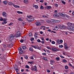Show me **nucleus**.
<instances>
[{
    "instance_id": "nucleus-1",
    "label": "nucleus",
    "mask_w": 74,
    "mask_h": 74,
    "mask_svg": "<svg viewBox=\"0 0 74 74\" xmlns=\"http://www.w3.org/2000/svg\"><path fill=\"white\" fill-rule=\"evenodd\" d=\"M28 18H26V20L28 21L29 22H32L34 21V18H33L32 16H27Z\"/></svg>"
},
{
    "instance_id": "nucleus-2",
    "label": "nucleus",
    "mask_w": 74,
    "mask_h": 74,
    "mask_svg": "<svg viewBox=\"0 0 74 74\" xmlns=\"http://www.w3.org/2000/svg\"><path fill=\"white\" fill-rule=\"evenodd\" d=\"M58 27L60 28V29L62 30L66 29V27L63 24H59L58 25Z\"/></svg>"
},
{
    "instance_id": "nucleus-3",
    "label": "nucleus",
    "mask_w": 74,
    "mask_h": 74,
    "mask_svg": "<svg viewBox=\"0 0 74 74\" xmlns=\"http://www.w3.org/2000/svg\"><path fill=\"white\" fill-rule=\"evenodd\" d=\"M16 37H19L21 36V33L19 31L15 35Z\"/></svg>"
},
{
    "instance_id": "nucleus-4",
    "label": "nucleus",
    "mask_w": 74,
    "mask_h": 74,
    "mask_svg": "<svg viewBox=\"0 0 74 74\" xmlns=\"http://www.w3.org/2000/svg\"><path fill=\"white\" fill-rule=\"evenodd\" d=\"M68 29L69 30H71V31H74V26L73 25L71 27H67Z\"/></svg>"
},
{
    "instance_id": "nucleus-5",
    "label": "nucleus",
    "mask_w": 74,
    "mask_h": 74,
    "mask_svg": "<svg viewBox=\"0 0 74 74\" xmlns=\"http://www.w3.org/2000/svg\"><path fill=\"white\" fill-rule=\"evenodd\" d=\"M10 39L9 40L10 41H11L10 40H13L14 39L15 35H14V34H12L10 36Z\"/></svg>"
},
{
    "instance_id": "nucleus-6",
    "label": "nucleus",
    "mask_w": 74,
    "mask_h": 74,
    "mask_svg": "<svg viewBox=\"0 0 74 74\" xmlns=\"http://www.w3.org/2000/svg\"><path fill=\"white\" fill-rule=\"evenodd\" d=\"M14 70L16 71L17 73L18 72V66L16 65H15L14 66Z\"/></svg>"
},
{
    "instance_id": "nucleus-7",
    "label": "nucleus",
    "mask_w": 74,
    "mask_h": 74,
    "mask_svg": "<svg viewBox=\"0 0 74 74\" xmlns=\"http://www.w3.org/2000/svg\"><path fill=\"white\" fill-rule=\"evenodd\" d=\"M35 68H34L32 67L31 68V69L32 71H38V70L37 69V66H34Z\"/></svg>"
},
{
    "instance_id": "nucleus-8",
    "label": "nucleus",
    "mask_w": 74,
    "mask_h": 74,
    "mask_svg": "<svg viewBox=\"0 0 74 74\" xmlns=\"http://www.w3.org/2000/svg\"><path fill=\"white\" fill-rule=\"evenodd\" d=\"M2 15L3 16V17H5V18H7V13L5 12H3L2 13Z\"/></svg>"
},
{
    "instance_id": "nucleus-9",
    "label": "nucleus",
    "mask_w": 74,
    "mask_h": 74,
    "mask_svg": "<svg viewBox=\"0 0 74 74\" xmlns=\"http://www.w3.org/2000/svg\"><path fill=\"white\" fill-rule=\"evenodd\" d=\"M67 25L68 26V27H71L73 26L74 25V24L70 22H68V23Z\"/></svg>"
},
{
    "instance_id": "nucleus-10",
    "label": "nucleus",
    "mask_w": 74,
    "mask_h": 74,
    "mask_svg": "<svg viewBox=\"0 0 74 74\" xmlns=\"http://www.w3.org/2000/svg\"><path fill=\"white\" fill-rule=\"evenodd\" d=\"M35 25L37 26H39L41 25V23L39 21H37L35 23Z\"/></svg>"
},
{
    "instance_id": "nucleus-11",
    "label": "nucleus",
    "mask_w": 74,
    "mask_h": 74,
    "mask_svg": "<svg viewBox=\"0 0 74 74\" xmlns=\"http://www.w3.org/2000/svg\"><path fill=\"white\" fill-rule=\"evenodd\" d=\"M51 22H54L55 23H58V22H59V21L53 19H51Z\"/></svg>"
},
{
    "instance_id": "nucleus-12",
    "label": "nucleus",
    "mask_w": 74,
    "mask_h": 74,
    "mask_svg": "<svg viewBox=\"0 0 74 74\" xmlns=\"http://www.w3.org/2000/svg\"><path fill=\"white\" fill-rule=\"evenodd\" d=\"M64 47L65 49H66V50H68V49L69 48V47H68V46H67V44L65 43L64 44Z\"/></svg>"
},
{
    "instance_id": "nucleus-13",
    "label": "nucleus",
    "mask_w": 74,
    "mask_h": 74,
    "mask_svg": "<svg viewBox=\"0 0 74 74\" xmlns=\"http://www.w3.org/2000/svg\"><path fill=\"white\" fill-rule=\"evenodd\" d=\"M52 50L53 51V52H56L57 51H60L59 49H57L54 48H52Z\"/></svg>"
},
{
    "instance_id": "nucleus-14",
    "label": "nucleus",
    "mask_w": 74,
    "mask_h": 74,
    "mask_svg": "<svg viewBox=\"0 0 74 74\" xmlns=\"http://www.w3.org/2000/svg\"><path fill=\"white\" fill-rule=\"evenodd\" d=\"M19 54H22V52H23V51L22 49V48H19Z\"/></svg>"
},
{
    "instance_id": "nucleus-15",
    "label": "nucleus",
    "mask_w": 74,
    "mask_h": 74,
    "mask_svg": "<svg viewBox=\"0 0 74 74\" xmlns=\"http://www.w3.org/2000/svg\"><path fill=\"white\" fill-rule=\"evenodd\" d=\"M41 47H39L38 46H36L35 49H39V50H40V49H41Z\"/></svg>"
},
{
    "instance_id": "nucleus-16",
    "label": "nucleus",
    "mask_w": 74,
    "mask_h": 74,
    "mask_svg": "<svg viewBox=\"0 0 74 74\" xmlns=\"http://www.w3.org/2000/svg\"><path fill=\"white\" fill-rule=\"evenodd\" d=\"M50 63L51 64V65H53V63L55 62V61H54V60H51L50 61Z\"/></svg>"
},
{
    "instance_id": "nucleus-17",
    "label": "nucleus",
    "mask_w": 74,
    "mask_h": 74,
    "mask_svg": "<svg viewBox=\"0 0 74 74\" xmlns=\"http://www.w3.org/2000/svg\"><path fill=\"white\" fill-rule=\"evenodd\" d=\"M56 42V44H60V40H59V39H58L57 40Z\"/></svg>"
},
{
    "instance_id": "nucleus-18",
    "label": "nucleus",
    "mask_w": 74,
    "mask_h": 74,
    "mask_svg": "<svg viewBox=\"0 0 74 74\" xmlns=\"http://www.w3.org/2000/svg\"><path fill=\"white\" fill-rule=\"evenodd\" d=\"M8 4L10 5H14V3H12V2H8Z\"/></svg>"
},
{
    "instance_id": "nucleus-19",
    "label": "nucleus",
    "mask_w": 74,
    "mask_h": 74,
    "mask_svg": "<svg viewBox=\"0 0 74 74\" xmlns=\"http://www.w3.org/2000/svg\"><path fill=\"white\" fill-rule=\"evenodd\" d=\"M13 45L11 43L10 44H9L8 45V47H9V48H11V47H12Z\"/></svg>"
},
{
    "instance_id": "nucleus-20",
    "label": "nucleus",
    "mask_w": 74,
    "mask_h": 74,
    "mask_svg": "<svg viewBox=\"0 0 74 74\" xmlns=\"http://www.w3.org/2000/svg\"><path fill=\"white\" fill-rule=\"evenodd\" d=\"M47 10H50V9L52 8V7H51V6H47Z\"/></svg>"
},
{
    "instance_id": "nucleus-21",
    "label": "nucleus",
    "mask_w": 74,
    "mask_h": 74,
    "mask_svg": "<svg viewBox=\"0 0 74 74\" xmlns=\"http://www.w3.org/2000/svg\"><path fill=\"white\" fill-rule=\"evenodd\" d=\"M13 6L14 7H15L16 8H20V7L19 6L17 5H15L14 4L13 5Z\"/></svg>"
},
{
    "instance_id": "nucleus-22",
    "label": "nucleus",
    "mask_w": 74,
    "mask_h": 74,
    "mask_svg": "<svg viewBox=\"0 0 74 74\" xmlns=\"http://www.w3.org/2000/svg\"><path fill=\"white\" fill-rule=\"evenodd\" d=\"M33 7H35V8H37L38 7V6L37 5H33Z\"/></svg>"
},
{
    "instance_id": "nucleus-23",
    "label": "nucleus",
    "mask_w": 74,
    "mask_h": 74,
    "mask_svg": "<svg viewBox=\"0 0 74 74\" xmlns=\"http://www.w3.org/2000/svg\"><path fill=\"white\" fill-rule=\"evenodd\" d=\"M24 3H25V4H28V0H24Z\"/></svg>"
},
{
    "instance_id": "nucleus-24",
    "label": "nucleus",
    "mask_w": 74,
    "mask_h": 74,
    "mask_svg": "<svg viewBox=\"0 0 74 74\" xmlns=\"http://www.w3.org/2000/svg\"><path fill=\"white\" fill-rule=\"evenodd\" d=\"M37 36H38V35L37 34H34V38H36V39L37 38Z\"/></svg>"
},
{
    "instance_id": "nucleus-25",
    "label": "nucleus",
    "mask_w": 74,
    "mask_h": 74,
    "mask_svg": "<svg viewBox=\"0 0 74 74\" xmlns=\"http://www.w3.org/2000/svg\"><path fill=\"white\" fill-rule=\"evenodd\" d=\"M17 12L18 13V14H23V12H20L19 11H18Z\"/></svg>"
},
{
    "instance_id": "nucleus-26",
    "label": "nucleus",
    "mask_w": 74,
    "mask_h": 74,
    "mask_svg": "<svg viewBox=\"0 0 74 74\" xmlns=\"http://www.w3.org/2000/svg\"><path fill=\"white\" fill-rule=\"evenodd\" d=\"M60 15H61L62 16H66V14H63L62 13H60Z\"/></svg>"
},
{
    "instance_id": "nucleus-27",
    "label": "nucleus",
    "mask_w": 74,
    "mask_h": 74,
    "mask_svg": "<svg viewBox=\"0 0 74 74\" xmlns=\"http://www.w3.org/2000/svg\"><path fill=\"white\" fill-rule=\"evenodd\" d=\"M24 57L27 60L28 59V57L27 56V55H25L24 56Z\"/></svg>"
},
{
    "instance_id": "nucleus-28",
    "label": "nucleus",
    "mask_w": 74,
    "mask_h": 74,
    "mask_svg": "<svg viewBox=\"0 0 74 74\" xmlns=\"http://www.w3.org/2000/svg\"><path fill=\"white\" fill-rule=\"evenodd\" d=\"M42 17H43V18H48V17H47V16L44 15H43L42 16Z\"/></svg>"
},
{
    "instance_id": "nucleus-29",
    "label": "nucleus",
    "mask_w": 74,
    "mask_h": 74,
    "mask_svg": "<svg viewBox=\"0 0 74 74\" xmlns=\"http://www.w3.org/2000/svg\"><path fill=\"white\" fill-rule=\"evenodd\" d=\"M3 3L4 4H7V3H8V2H7V1H3Z\"/></svg>"
},
{
    "instance_id": "nucleus-30",
    "label": "nucleus",
    "mask_w": 74,
    "mask_h": 74,
    "mask_svg": "<svg viewBox=\"0 0 74 74\" xmlns=\"http://www.w3.org/2000/svg\"><path fill=\"white\" fill-rule=\"evenodd\" d=\"M29 50L30 51H31V52L33 51V48L30 47L29 48Z\"/></svg>"
},
{
    "instance_id": "nucleus-31",
    "label": "nucleus",
    "mask_w": 74,
    "mask_h": 74,
    "mask_svg": "<svg viewBox=\"0 0 74 74\" xmlns=\"http://www.w3.org/2000/svg\"><path fill=\"white\" fill-rule=\"evenodd\" d=\"M56 58L57 61H59L60 60V58L59 57H56Z\"/></svg>"
},
{
    "instance_id": "nucleus-32",
    "label": "nucleus",
    "mask_w": 74,
    "mask_h": 74,
    "mask_svg": "<svg viewBox=\"0 0 74 74\" xmlns=\"http://www.w3.org/2000/svg\"><path fill=\"white\" fill-rule=\"evenodd\" d=\"M18 21H23V20H22V19L21 18H19L18 19Z\"/></svg>"
},
{
    "instance_id": "nucleus-33",
    "label": "nucleus",
    "mask_w": 74,
    "mask_h": 74,
    "mask_svg": "<svg viewBox=\"0 0 74 74\" xmlns=\"http://www.w3.org/2000/svg\"><path fill=\"white\" fill-rule=\"evenodd\" d=\"M25 68H27V69H29L30 68V67L28 65H26V66H25Z\"/></svg>"
},
{
    "instance_id": "nucleus-34",
    "label": "nucleus",
    "mask_w": 74,
    "mask_h": 74,
    "mask_svg": "<svg viewBox=\"0 0 74 74\" xmlns=\"http://www.w3.org/2000/svg\"><path fill=\"white\" fill-rule=\"evenodd\" d=\"M32 33H30L29 34V36L30 37H32Z\"/></svg>"
},
{
    "instance_id": "nucleus-35",
    "label": "nucleus",
    "mask_w": 74,
    "mask_h": 74,
    "mask_svg": "<svg viewBox=\"0 0 74 74\" xmlns=\"http://www.w3.org/2000/svg\"><path fill=\"white\" fill-rule=\"evenodd\" d=\"M40 22H41V23H43L44 22V21L43 20H41L40 21Z\"/></svg>"
},
{
    "instance_id": "nucleus-36",
    "label": "nucleus",
    "mask_w": 74,
    "mask_h": 74,
    "mask_svg": "<svg viewBox=\"0 0 74 74\" xmlns=\"http://www.w3.org/2000/svg\"><path fill=\"white\" fill-rule=\"evenodd\" d=\"M43 59L45 60H46V61H48V60L46 58H45V57H44V58H43Z\"/></svg>"
},
{
    "instance_id": "nucleus-37",
    "label": "nucleus",
    "mask_w": 74,
    "mask_h": 74,
    "mask_svg": "<svg viewBox=\"0 0 74 74\" xmlns=\"http://www.w3.org/2000/svg\"><path fill=\"white\" fill-rule=\"evenodd\" d=\"M3 47L5 48H6V45L5 44H4L3 45Z\"/></svg>"
},
{
    "instance_id": "nucleus-38",
    "label": "nucleus",
    "mask_w": 74,
    "mask_h": 74,
    "mask_svg": "<svg viewBox=\"0 0 74 74\" xmlns=\"http://www.w3.org/2000/svg\"><path fill=\"white\" fill-rule=\"evenodd\" d=\"M47 23H49L51 22V21L49 20H46Z\"/></svg>"
},
{
    "instance_id": "nucleus-39",
    "label": "nucleus",
    "mask_w": 74,
    "mask_h": 74,
    "mask_svg": "<svg viewBox=\"0 0 74 74\" xmlns=\"http://www.w3.org/2000/svg\"><path fill=\"white\" fill-rule=\"evenodd\" d=\"M22 49H26V47L25 46H23L22 47Z\"/></svg>"
},
{
    "instance_id": "nucleus-40",
    "label": "nucleus",
    "mask_w": 74,
    "mask_h": 74,
    "mask_svg": "<svg viewBox=\"0 0 74 74\" xmlns=\"http://www.w3.org/2000/svg\"><path fill=\"white\" fill-rule=\"evenodd\" d=\"M40 8L41 10H43V9H44V7H43V6H42V5H41L40 6Z\"/></svg>"
},
{
    "instance_id": "nucleus-41",
    "label": "nucleus",
    "mask_w": 74,
    "mask_h": 74,
    "mask_svg": "<svg viewBox=\"0 0 74 74\" xmlns=\"http://www.w3.org/2000/svg\"><path fill=\"white\" fill-rule=\"evenodd\" d=\"M55 29L56 30H58V27L56 26L55 27Z\"/></svg>"
},
{
    "instance_id": "nucleus-42",
    "label": "nucleus",
    "mask_w": 74,
    "mask_h": 74,
    "mask_svg": "<svg viewBox=\"0 0 74 74\" xmlns=\"http://www.w3.org/2000/svg\"><path fill=\"white\" fill-rule=\"evenodd\" d=\"M62 4H63L64 5V4H66V2H65L64 1H62Z\"/></svg>"
},
{
    "instance_id": "nucleus-43",
    "label": "nucleus",
    "mask_w": 74,
    "mask_h": 74,
    "mask_svg": "<svg viewBox=\"0 0 74 74\" xmlns=\"http://www.w3.org/2000/svg\"><path fill=\"white\" fill-rule=\"evenodd\" d=\"M68 32H65V33L66 35H68V33H69Z\"/></svg>"
},
{
    "instance_id": "nucleus-44",
    "label": "nucleus",
    "mask_w": 74,
    "mask_h": 74,
    "mask_svg": "<svg viewBox=\"0 0 74 74\" xmlns=\"http://www.w3.org/2000/svg\"><path fill=\"white\" fill-rule=\"evenodd\" d=\"M63 45H59V48H63Z\"/></svg>"
},
{
    "instance_id": "nucleus-45",
    "label": "nucleus",
    "mask_w": 74,
    "mask_h": 74,
    "mask_svg": "<svg viewBox=\"0 0 74 74\" xmlns=\"http://www.w3.org/2000/svg\"><path fill=\"white\" fill-rule=\"evenodd\" d=\"M51 43L52 44H55V42L53 41H52Z\"/></svg>"
},
{
    "instance_id": "nucleus-46",
    "label": "nucleus",
    "mask_w": 74,
    "mask_h": 74,
    "mask_svg": "<svg viewBox=\"0 0 74 74\" xmlns=\"http://www.w3.org/2000/svg\"><path fill=\"white\" fill-rule=\"evenodd\" d=\"M63 62H64V63H66L67 62V61L65 60L64 59L63 60Z\"/></svg>"
},
{
    "instance_id": "nucleus-47",
    "label": "nucleus",
    "mask_w": 74,
    "mask_h": 74,
    "mask_svg": "<svg viewBox=\"0 0 74 74\" xmlns=\"http://www.w3.org/2000/svg\"><path fill=\"white\" fill-rule=\"evenodd\" d=\"M28 63H29L30 64H32L33 63V62H28Z\"/></svg>"
},
{
    "instance_id": "nucleus-48",
    "label": "nucleus",
    "mask_w": 74,
    "mask_h": 74,
    "mask_svg": "<svg viewBox=\"0 0 74 74\" xmlns=\"http://www.w3.org/2000/svg\"><path fill=\"white\" fill-rule=\"evenodd\" d=\"M37 41L38 42H41V40H40V39H38L37 40Z\"/></svg>"
},
{
    "instance_id": "nucleus-49",
    "label": "nucleus",
    "mask_w": 74,
    "mask_h": 74,
    "mask_svg": "<svg viewBox=\"0 0 74 74\" xmlns=\"http://www.w3.org/2000/svg\"><path fill=\"white\" fill-rule=\"evenodd\" d=\"M47 49H51V48H50V47L49 46H47Z\"/></svg>"
},
{
    "instance_id": "nucleus-50",
    "label": "nucleus",
    "mask_w": 74,
    "mask_h": 74,
    "mask_svg": "<svg viewBox=\"0 0 74 74\" xmlns=\"http://www.w3.org/2000/svg\"><path fill=\"white\" fill-rule=\"evenodd\" d=\"M65 69H69V67H68L67 66H65Z\"/></svg>"
},
{
    "instance_id": "nucleus-51",
    "label": "nucleus",
    "mask_w": 74,
    "mask_h": 74,
    "mask_svg": "<svg viewBox=\"0 0 74 74\" xmlns=\"http://www.w3.org/2000/svg\"><path fill=\"white\" fill-rule=\"evenodd\" d=\"M43 27H45L44 26H42L40 27V29H42Z\"/></svg>"
},
{
    "instance_id": "nucleus-52",
    "label": "nucleus",
    "mask_w": 74,
    "mask_h": 74,
    "mask_svg": "<svg viewBox=\"0 0 74 74\" xmlns=\"http://www.w3.org/2000/svg\"><path fill=\"white\" fill-rule=\"evenodd\" d=\"M34 40V39L33 38H31V41H33V40Z\"/></svg>"
},
{
    "instance_id": "nucleus-53",
    "label": "nucleus",
    "mask_w": 74,
    "mask_h": 74,
    "mask_svg": "<svg viewBox=\"0 0 74 74\" xmlns=\"http://www.w3.org/2000/svg\"><path fill=\"white\" fill-rule=\"evenodd\" d=\"M41 42H42V44H44L45 42L44 40H42V41H41Z\"/></svg>"
},
{
    "instance_id": "nucleus-54",
    "label": "nucleus",
    "mask_w": 74,
    "mask_h": 74,
    "mask_svg": "<svg viewBox=\"0 0 74 74\" xmlns=\"http://www.w3.org/2000/svg\"><path fill=\"white\" fill-rule=\"evenodd\" d=\"M40 3H43V2H44V0H41L40 1Z\"/></svg>"
},
{
    "instance_id": "nucleus-55",
    "label": "nucleus",
    "mask_w": 74,
    "mask_h": 74,
    "mask_svg": "<svg viewBox=\"0 0 74 74\" xmlns=\"http://www.w3.org/2000/svg\"><path fill=\"white\" fill-rule=\"evenodd\" d=\"M60 43H62L63 42V40H60Z\"/></svg>"
},
{
    "instance_id": "nucleus-56",
    "label": "nucleus",
    "mask_w": 74,
    "mask_h": 74,
    "mask_svg": "<svg viewBox=\"0 0 74 74\" xmlns=\"http://www.w3.org/2000/svg\"><path fill=\"white\" fill-rule=\"evenodd\" d=\"M55 5L56 7H58V5L56 3L55 4Z\"/></svg>"
},
{
    "instance_id": "nucleus-57",
    "label": "nucleus",
    "mask_w": 74,
    "mask_h": 74,
    "mask_svg": "<svg viewBox=\"0 0 74 74\" xmlns=\"http://www.w3.org/2000/svg\"><path fill=\"white\" fill-rule=\"evenodd\" d=\"M54 16H58V15H57V14H54Z\"/></svg>"
},
{
    "instance_id": "nucleus-58",
    "label": "nucleus",
    "mask_w": 74,
    "mask_h": 74,
    "mask_svg": "<svg viewBox=\"0 0 74 74\" xmlns=\"http://www.w3.org/2000/svg\"><path fill=\"white\" fill-rule=\"evenodd\" d=\"M13 24V23H11L9 24V26H10L11 25H12Z\"/></svg>"
},
{
    "instance_id": "nucleus-59",
    "label": "nucleus",
    "mask_w": 74,
    "mask_h": 74,
    "mask_svg": "<svg viewBox=\"0 0 74 74\" xmlns=\"http://www.w3.org/2000/svg\"><path fill=\"white\" fill-rule=\"evenodd\" d=\"M7 20V18H5L4 19H3V21H6Z\"/></svg>"
},
{
    "instance_id": "nucleus-60",
    "label": "nucleus",
    "mask_w": 74,
    "mask_h": 74,
    "mask_svg": "<svg viewBox=\"0 0 74 74\" xmlns=\"http://www.w3.org/2000/svg\"><path fill=\"white\" fill-rule=\"evenodd\" d=\"M47 73H50V71L48 69L47 70Z\"/></svg>"
},
{
    "instance_id": "nucleus-61",
    "label": "nucleus",
    "mask_w": 74,
    "mask_h": 74,
    "mask_svg": "<svg viewBox=\"0 0 74 74\" xmlns=\"http://www.w3.org/2000/svg\"><path fill=\"white\" fill-rule=\"evenodd\" d=\"M42 55H46L47 54H46V53H42Z\"/></svg>"
},
{
    "instance_id": "nucleus-62",
    "label": "nucleus",
    "mask_w": 74,
    "mask_h": 74,
    "mask_svg": "<svg viewBox=\"0 0 74 74\" xmlns=\"http://www.w3.org/2000/svg\"><path fill=\"white\" fill-rule=\"evenodd\" d=\"M46 41H49V38H46Z\"/></svg>"
},
{
    "instance_id": "nucleus-63",
    "label": "nucleus",
    "mask_w": 74,
    "mask_h": 74,
    "mask_svg": "<svg viewBox=\"0 0 74 74\" xmlns=\"http://www.w3.org/2000/svg\"><path fill=\"white\" fill-rule=\"evenodd\" d=\"M23 26H25V23H24L23 22Z\"/></svg>"
},
{
    "instance_id": "nucleus-64",
    "label": "nucleus",
    "mask_w": 74,
    "mask_h": 74,
    "mask_svg": "<svg viewBox=\"0 0 74 74\" xmlns=\"http://www.w3.org/2000/svg\"><path fill=\"white\" fill-rule=\"evenodd\" d=\"M72 15H74V11L72 12Z\"/></svg>"
}]
</instances>
